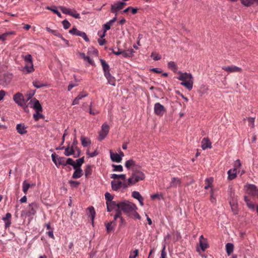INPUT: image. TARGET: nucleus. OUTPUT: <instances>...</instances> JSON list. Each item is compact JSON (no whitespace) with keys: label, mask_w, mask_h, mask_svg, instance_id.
I'll return each instance as SVG.
<instances>
[{"label":"nucleus","mask_w":258,"mask_h":258,"mask_svg":"<svg viewBox=\"0 0 258 258\" xmlns=\"http://www.w3.org/2000/svg\"><path fill=\"white\" fill-rule=\"evenodd\" d=\"M137 209L136 205L128 201H125L117 204L114 202V210L116 211V213L114 215V220L120 216L121 211H122L127 216L133 210Z\"/></svg>","instance_id":"obj_1"},{"label":"nucleus","mask_w":258,"mask_h":258,"mask_svg":"<svg viewBox=\"0 0 258 258\" xmlns=\"http://www.w3.org/2000/svg\"><path fill=\"white\" fill-rule=\"evenodd\" d=\"M178 74L179 76L177 77V79L182 81L180 84L188 90H191L194 84V78L192 75L190 73H182L181 71H179Z\"/></svg>","instance_id":"obj_2"},{"label":"nucleus","mask_w":258,"mask_h":258,"mask_svg":"<svg viewBox=\"0 0 258 258\" xmlns=\"http://www.w3.org/2000/svg\"><path fill=\"white\" fill-rule=\"evenodd\" d=\"M26 63L25 66L22 68V71L25 74H29L34 71L32 55L27 54L23 56Z\"/></svg>","instance_id":"obj_3"},{"label":"nucleus","mask_w":258,"mask_h":258,"mask_svg":"<svg viewBox=\"0 0 258 258\" xmlns=\"http://www.w3.org/2000/svg\"><path fill=\"white\" fill-rule=\"evenodd\" d=\"M145 174L140 170H135L133 171L132 175L128 179V185H133L140 180L145 179Z\"/></svg>","instance_id":"obj_4"},{"label":"nucleus","mask_w":258,"mask_h":258,"mask_svg":"<svg viewBox=\"0 0 258 258\" xmlns=\"http://www.w3.org/2000/svg\"><path fill=\"white\" fill-rule=\"evenodd\" d=\"M100 62L102 67L103 71L104 72V75L106 79L108 81V83L113 85V80L112 77L110 73V68L109 65L104 59H101Z\"/></svg>","instance_id":"obj_5"},{"label":"nucleus","mask_w":258,"mask_h":258,"mask_svg":"<svg viewBox=\"0 0 258 258\" xmlns=\"http://www.w3.org/2000/svg\"><path fill=\"white\" fill-rule=\"evenodd\" d=\"M117 42V45L118 43ZM135 52L133 48L128 49V50H125L123 49L120 48L117 46V51L114 50V54L115 55H122L123 57L130 58L134 56V53Z\"/></svg>","instance_id":"obj_6"},{"label":"nucleus","mask_w":258,"mask_h":258,"mask_svg":"<svg viewBox=\"0 0 258 258\" xmlns=\"http://www.w3.org/2000/svg\"><path fill=\"white\" fill-rule=\"evenodd\" d=\"M51 159L53 162L58 168L60 165L62 166H66V158L64 157H59L55 153L51 154Z\"/></svg>","instance_id":"obj_7"},{"label":"nucleus","mask_w":258,"mask_h":258,"mask_svg":"<svg viewBox=\"0 0 258 258\" xmlns=\"http://www.w3.org/2000/svg\"><path fill=\"white\" fill-rule=\"evenodd\" d=\"M30 108L35 109L36 112H42V107L39 100L36 98H32L28 103Z\"/></svg>","instance_id":"obj_8"},{"label":"nucleus","mask_w":258,"mask_h":258,"mask_svg":"<svg viewBox=\"0 0 258 258\" xmlns=\"http://www.w3.org/2000/svg\"><path fill=\"white\" fill-rule=\"evenodd\" d=\"M69 33L73 35L78 36L82 37L86 42H89V39L86 34L83 31L78 30L75 27L69 30Z\"/></svg>","instance_id":"obj_9"},{"label":"nucleus","mask_w":258,"mask_h":258,"mask_svg":"<svg viewBox=\"0 0 258 258\" xmlns=\"http://www.w3.org/2000/svg\"><path fill=\"white\" fill-rule=\"evenodd\" d=\"M154 111L156 115L161 117L166 112V109L163 105L157 102L154 104Z\"/></svg>","instance_id":"obj_10"},{"label":"nucleus","mask_w":258,"mask_h":258,"mask_svg":"<svg viewBox=\"0 0 258 258\" xmlns=\"http://www.w3.org/2000/svg\"><path fill=\"white\" fill-rule=\"evenodd\" d=\"M13 100L15 102L20 106H25V100L24 96L21 93H17L13 96Z\"/></svg>","instance_id":"obj_11"},{"label":"nucleus","mask_w":258,"mask_h":258,"mask_svg":"<svg viewBox=\"0 0 258 258\" xmlns=\"http://www.w3.org/2000/svg\"><path fill=\"white\" fill-rule=\"evenodd\" d=\"M105 198L106 200L107 211L111 212L113 210V196L107 192L105 194Z\"/></svg>","instance_id":"obj_12"},{"label":"nucleus","mask_w":258,"mask_h":258,"mask_svg":"<svg viewBox=\"0 0 258 258\" xmlns=\"http://www.w3.org/2000/svg\"><path fill=\"white\" fill-rule=\"evenodd\" d=\"M246 188V192L248 195H251L252 197L257 196V187L255 185L253 184H248L245 185Z\"/></svg>","instance_id":"obj_13"},{"label":"nucleus","mask_w":258,"mask_h":258,"mask_svg":"<svg viewBox=\"0 0 258 258\" xmlns=\"http://www.w3.org/2000/svg\"><path fill=\"white\" fill-rule=\"evenodd\" d=\"M108 132H109L108 125L106 123H104L101 126V131L99 132L98 140L99 141H102V140L104 139V138L106 137V136L108 134Z\"/></svg>","instance_id":"obj_14"},{"label":"nucleus","mask_w":258,"mask_h":258,"mask_svg":"<svg viewBox=\"0 0 258 258\" xmlns=\"http://www.w3.org/2000/svg\"><path fill=\"white\" fill-rule=\"evenodd\" d=\"M38 208V204L36 203L33 202L30 204L29 205V210L27 214L29 216H34L36 214Z\"/></svg>","instance_id":"obj_15"},{"label":"nucleus","mask_w":258,"mask_h":258,"mask_svg":"<svg viewBox=\"0 0 258 258\" xmlns=\"http://www.w3.org/2000/svg\"><path fill=\"white\" fill-rule=\"evenodd\" d=\"M222 69L228 73L241 72L242 71L241 68L235 66H225Z\"/></svg>","instance_id":"obj_16"},{"label":"nucleus","mask_w":258,"mask_h":258,"mask_svg":"<svg viewBox=\"0 0 258 258\" xmlns=\"http://www.w3.org/2000/svg\"><path fill=\"white\" fill-rule=\"evenodd\" d=\"M113 23V19L110 20L108 22L106 23L103 25V31H99L98 32V35L100 36V37L103 38L105 36V32L110 29V25Z\"/></svg>","instance_id":"obj_17"},{"label":"nucleus","mask_w":258,"mask_h":258,"mask_svg":"<svg viewBox=\"0 0 258 258\" xmlns=\"http://www.w3.org/2000/svg\"><path fill=\"white\" fill-rule=\"evenodd\" d=\"M202 148L203 150L212 148V143L208 138H204L202 141Z\"/></svg>","instance_id":"obj_18"},{"label":"nucleus","mask_w":258,"mask_h":258,"mask_svg":"<svg viewBox=\"0 0 258 258\" xmlns=\"http://www.w3.org/2000/svg\"><path fill=\"white\" fill-rule=\"evenodd\" d=\"M16 130L18 133L24 135L27 133L26 127L24 124L19 123L16 126Z\"/></svg>","instance_id":"obj_19"},{"label":"nucleus","mask_w":258,"mask_h":258,"mask_svg":"<svg viewBox=\"0 0 258 258\" xmlns=\"http://www.w3.org/2000/svg\"><path fill=\"white\" fill-rule=\"evenodd\" d=\"M73 174L72 178L74 179H78L80 178L83 175V172L81 168H76Z\"/></svg>","instance_id":"obj_20"},{"label":"nucleus","mask_w":258,"mask_h":258,"mask_svg":"<svg viewBox=\"0 0 258 258\" xmlns=\"http://www.w3.org/2000/svg\"><path fill=\"white\" fill-rule=\"evenodd\" d=\"M126 5V3L123 2H118L114 4V13L121 10Z\"/></svg>","instance_id":"obj_21"},{"label":"nucleus","mask_w":258,"mask_h":258,"mask_svg":"<svg viewBox=\"0 0 258 258\" xmlns=\"http://www.w3.org/2000/svg\"><path fill=\"white\" fill-rule=\"evenodd\" d=\"M12 215L10 213H7L5 216V217H3L2 218V220L5 222V227L8 228L11 224V218Z\"/></svg>","instance_id":"obj_22"},{"label":"nucleus","mask_w":258,"mask_h":258,"mask_svg":"<svg viewBox=\"0 0 258 258\" xmlns=\"http://www.w3.org/2000/svg\"><path fill=\"white\" fill-rule=\"evenodd\" d=\"M128 183H126L124 182H122L120 181H118L116 183L114 182V190H116L120 187L123 188V189L126 188L127 186H128Z\"/></svg>","instance_id":"obj_23"},{"label":"nucleus","mask_w":258,"mask_h":258,"mask_svg":"<svg viewBox=\"0 0 258 258\" xmlns=\"http://www.w3.org/2000/svg\"><path fill=\"white\" fill-rule=\"evenodd\" d=\"M228 179L232 180L237 176V170L236 169H230L228 171Z\"/></svg>","instance_id":"obj_24"},{"label":"nucleus","mask_w":258,"mask_h":258,"mask_svg":"<svg viewBox=\"0 0 258 258\" xmlns=\"http://www.w3.org/2000/svg\"><path fill=\"white\" fill-rule=\"evenodd\" d=\"M78 144V141L74 139L71 146V148H74L75 150H76V151H78V153L75 154L74 156L75 158H77L80 156L81 154V150L77 146V144Z\"/></svg>","instance_id":"obj_25"},{"label":"nucleus","mask_w":258,"mask_h":258,"mask_svg":"<svg viewBox=\"0 0 258 258\" xmlns=\"http://www.w3.org/2000/svg\"><path fill=\"white\" fill-rule=\"evenodd\" d=\"M241 3L245 7H250L254 4H258V0H240Z\"/></svg>","instance_id":"obj_26"},{"label":"nucleus","mask_w":258,"mask_h":258,"mask_svg":"<svg viewBox=\"0 0 258 258\" xmlns=\"http://www.w3.org/2000/svg\"><path fill=\"white\" fill-rule=\"evenodd\" d=\"M81 141L82 145L84 147H87L91 144V140L89 138L83 136L81 137Z\"/></svg>","instance_id":"obj_27"},{"label":"nucleus","mask_w":258,"mask_h":258,"mask_svg":"<svg viewBox=\"0 0 258 258\" xmlns=\"http://www.w3.org/2000/svg\"><path fill=\"white\" fill-rule=\"evenodd\" d=\"M87 210L88 211V214H89V216L91 217V220L93 223L94 218L96 215L95 209L93 207L90 206L87 208Z\"/></svg>","instance_id":"obj_28"},{"label":"nucleus","mask_w":258,"mask_h":258,"mask_svg":"<svg viewBox=\"0 0 258 258\" xmlns=\"http://www.w3.org/2000/svg\"><path fill=\"white\" fill-rule=\"evenodd\" d=\"M226 250L228 255H230L234 250V245L232 243H227L226 244Z\"/></svg>","instance_id":"obj_29"},{"label":"nucleus","mask_w":258,"mask_h":258,"mask_svg":"<svg viewBox=\"0 0 258 258\" xmlns=\"http://www.w3.org/2000/svg\"><path fill=\"white\" fill-rule=\"evenodd\" d=\"M181 183L180 180L176 177H173L170 182V185L168 188L174 187H176L177 184H180Z\"/></svg>","instance_id":"obj_30"},{"label":"nucleus","mask_w":258,"mask_h":258,"mask_svg":"<svg viewBox=\"0 0 258 258\" xmlns=\"http://www.w3.org/2000/svg\"><path fill=\"white\" fill-rule=\"evenodd\" d=\"M75 151L76 150H75L74 148H70L69 146H68L67 147H66L65 148V151H64V154L67 156H70L72 155H74V156L75 155Z\"/></svg>","instance_id":"obj_31"},{"label":"nucleus","mask_w":258,"mask_h":258,"mask_svg":"<svg viewBox=\"0 0 258 258\" xmlns=\"http://www.w3.org/2000/svg\"><path fill=\"white\" fill-rule=\"evenodd\" d=\"M229 203H230L232 212H233L235 214H237L238 204L236 203V201L235 200H230Z\"/></svg>","instance_id":"obj_32"},{"label":"nucleus","mask_w":258,"mask_h":258,"mask_svg":"<svg viewBox=\"0 0 258 258\" xmlns=\"http://www.w3.org/2000/svg\"><path fill=\"white\" fill-rule=\"evenodd\" d=\"M46 10H49L53 12L54 14H56L57 16L59 18H61V14L57 10L56 6H53V7L47 6L46 8Z\"/></svg>","instance_id":"obj_33"},{"label":"nucleus","mask_w":258,"mask_h":258,"mask_svg":"<svg viewBox=\"0 0 258 258\" xmlns=\"http://www.w3.org/2000/svg\"><path fill=\"white\" fill-rule=\"evenodd\" d=\"M127 216L134 219H137L139 220H140L141 218L139 213L136 212V210H133V211L131 212L130 214Z\"/></svg>","instance_id":"obj_34"},{"label":"nucleus","mask_w":258,"mask_h":258,"mask_svg":"<svg viewBox=\"0 0 258 258\" xmlns=\"http://www.w3.org/2000/svg\"><path fill=\"white\" fill-rule=\"evenodd\" d=\"M168 67L172 70L174 72H176L178 69L176 64L173 61H170L168 63Z\"/></svg>","instance_id":"obj_35"},{"label":"nucleus","mask_w":258,"mask_h":258,"mask_svg":"<svg viewBox=\"0 0 258 258\" xmlns=\"http://www.w3.org/2000/svg\"><path fill=\"white\" fill-rule=\"evenodd\" d=\"M32 83L34 87L37 89L41 88L46 86L45 84L41 83L37 80H34Z\"/></svg>","instance_id":"obj_36"},{"label":"nucleus","mask_w":258,"mask_h":258,"mask_svg":"<svg viewBox=\"0 0 258 258\" xmlns=\"http://www.w3.org/2000/svg\"><path fill=\"white\" fill-rule=\"evenodd\" d=\"M200 246L203 251H204L206 248L209 247V244L207 240H204L202 241H199Z\"/></svg>","instance_id":"obj_37"},{"label":"nucleus","mask_w":258,"mask_h":258,"mask_svg":"<svg viewBox=\"0 0 258 258\" xmlns=\"http://www.w3.org/2000/svg\"><path fill=\"white\" fill-rule=\"evenodd\" d=\"M14 34L15 32L12 31L6 32L2 35H0V40H2L3 41H4L6 40L8 36L10 35H13Z\"/></svg>","instance_id":"obj_38"},{"label":"nucleus","mask_w":258,"mask_h":258,"mask_svg":"<svg viewBox=\"0 0 258 258\" xmlns=\"http://www.w3.org/2000/svg\"><path fill=\"white\" fill-rule=\"evenodd\" d=\"M128 10H131V12L133 14H136L138 12V9L136 8H133L132 7H128L123 11L121 12V13H126L128 12Z\"/></svg>","instance_id":"obj_39"},{"label":"nucleus","mask_w":258,"mask_h":258,"mask_svg":"<svg viewBox=\"0 0 258 258\" xmlns=\"http://www.w3.org/2000/svg\"><path fill=\"white\" fill-rule=\"evenodd\" d=\"M92 167L90 165H87L85 169V175L86 177H88L92 174Z\"/></svg>","instance_id":"obj_40"},{"label":"nucleus","mask_w":258,"mask_h":258,"mask_svg":"<svg viewBox=\"0 0 258 258\" xmlns=\"http://www.w3.org/2000/svg\"><path fill=\"white\" fill-rule=\"evenodd\" d=\"M205 181H206L207 185H205V188L206 189H207L209 187H211L212 186V184L213 182V177L207 178L206 179Z\"/></svg>","instance_id":"obj_41"},{"label":"nucleus","mask_w":258,"mask_h":258,"mask_svg":"<svg viewBox=\"0 0 258 258\" xmlns=\"http://www.w3.org/2000/svg\"><path fill=\"white\" fill-rule=\"evenodd\" d=\"M135 165V161L133 159H130L125 163V166L126 168L130 169L131 167Z\"/></svg>","instance_id":"obj_42"},{"label":"nucleus","mask_w":258,"mask_h":258,"mask_svg":"<svg viewBox=\"0 0 258 258\" xmlns=\"http://www.w3.org/2000/svg\"><path fill=\"white\" fill-rule=\"evenodd\" d=\"M40 112H36L35 113L33 114V118L35 121H38L40 118H44V116L40 113Z\"/></svg>","instance_id":"obj_43"},{"label":"nucleus","mask_w":258,"mask_h":258,"mask_svg":"<svg viewBox=\"0 0 258 258\" xmlns=\"http://www.w3.org/2000/svg\"><path fill=\"white\" fill-rule=\"evenodd\" d=\"M60 10L61 12L66 15H69L71 16V14H72V9L66 8L64 7H61L60 8Z\"/></svg>","instance_id":"obj_44"},{"label":"nucleus","mask_w":258,"mask_h":258,"mask_svg":"<svg viewBox=\"0 0 258 258\" xmlns=\"http://www.w3.org/2000/svg\"><path fill=\"white\" fill-rule=\"evenodd\" d=\"M30 187V184L28 183H27L26 181H24L23 183V191L26 194L27 193L28 190Z\"/></svg>","instance_id":"obj_45"},{"label":"nucleus","mask_w":258,"mask_h":258,"mask_svg":"<svg viewBox=\"0 0 258 258\" xmlns=\"http://www.w3.org/2000/svg\"><path fill=\"white\" fill-rule=\"evenodd\" d=\"M46 30L57 37L60 36V33L57 30H52L50 29L49 27H46Z\"/></svg>","instance_id":"obj_46"},{"label":"nucleus","mask_w":258,"mask_h":258,"mask_svg":"<svg viewBox=\"0 0 258 258\" xmlns=\"http://www.w3.org/2000/svg\"><path fill=\"white\" fill-rule=\"evenodd\" d=\"M35 92H36V90H31L30 91L29 93H27L26 95V96L27 97L26 101H28L29 100H31L32 99L31 98H32V96L34 95Z\"/></svg>","instance_id":"obj_47"},{"label":"nucleus","mask_w":258,"mask_h":258,"mask_svg":"<svg viewBox=\"0 0 258 258\" xmlns=\"http://www.w3.org/2000/svg\"><path fill=\"white\" fill-rule=\"evenodd\" d=\"M69 183L70 184V185L72 187L76 188L79 185V184H80V182L78 181L69 180Z\"/></svg>","instance_id":"obj_48"},{"label":"nucleus","mask_w":258,"mask_h":258,"mask_svg":"<svg viewBox=\"0 0 258 258\" xmlns=\"http://www.w3.org/2000/svg\"><path fill=\"white\" fill-rule=\"evenodd\" d=\"M228 194L229 196L230 200H235L234 199L235 192L234 190L231 187L228 190Z\"/></svg>","instance_id":"obj_49"},{"label":"nucleus","mask_w":258,"mask_h":258,"mask_svg":"<svg viewBox=\"0 0 258 258\" xmlns=\"http://www.w3.org/2000/svg\"><path fill=\"white\" fill-rule=\"evenodd\" d=\"M132 197L134 198H135L136 199H137L138 200L139 199H141V198H142V196L141 195L140 192L139 191H134L132 192Z\"/></svg>","instance_id":"obj_50"},{"label":"nucleus","mask_w":258,"mask_h":258,"mask_svg":"<svg viewBox=\"0 0 258 258\" xmlns=\"http://www.w3.org/2000/svg\"><path fill=\"white\" fill-rule=\"evenodd\" d=\"M122 160V158L117 153H114V162L120 163Z\"/></svg>","instance_id":"obj_51"},{"label":"nucleus","mask_w":258,"mask_h":258,"mask_svg":"<svg viewBox=\"0 0 258 258\" xmlns=\"http://www.w3.org/2000/svg\"><path fill=\"white\" fill-rule=\"evenodd\" d=\"M62 24L64 29H68L71 26L70 23L67 20L62 21Z\"/></svg>","instance_id":"obj_52"},{"label":"nucleus","mask_w":258,"mask_h":258,"mask_svg":"<svg viewBox=\"0 0 258 258\" xmlns=\"http://www.w3.org/2000/svg\"><path fill=\"white\" fill-rule=\"evenodd\" d=\"M71 16L74 17L76 19L80 18V14L77 13L75 10H72V14H71Z\"/></svg>","instance_id":"obj_53"},{"label":"nucleus","mask_w":258,"mask_h":258,"mask_svg":"<svg viewBox=\"0 0 258 258\" xmlns=\"http://www.w3.org/2000/svg\"><path fill=\"white\" fill-rule=\"evenodd\" d=\"M118 178H120L122 180H124L126 178V176L125 174H119V175L116 174H114V179H118Z\"/></svg>","instance_id":"obj_54"},{"label":"nucleus","mask_w":258,"mask_h":258,"mask_svg":"<svg viewBox=\"0 0 258 258\" xmlns=\"http://www.w3.org/2000/svg\"><path fill=\"white\" fill-rule=\"evenodd\" d=\"M89 113H90V114H92V115H96V114H97L99 113L98 110H97L96 109L92 108V103H91V104L90 105Z\"/></svg>","instance_id":"obj_55"},{"label":"nucleus","mask_w":258,"mask_h":258,"mask_svg":"<svg viewBox=\"0 0 258 258\" xmlns=\"http://www.w3.org/2000/svg\"><path fill=\"white\" fill-rule=\"evenodd\" d=\"M139 253V250L136 249L134 250L133 252H131L130 255L129 256L130 258H136Z\"/></svg>","instance_id":"obj_56"},{"label":"nucleus","mask_w":258,"mask_h":258,"mask_svg":"<svg viewBox=\"0 0 258 258\" xmlns=\"http://www.w3.org/2000/svg\"><path fill=\"white\" fill-rule=\"evenodd\" d=\"M66 165L68 164L72 165L74 168V166H75V161L72 158H69L67 159H66Z\"/></svg>","instance_id":"obj_57"},{"label":"nucleus","mask_w":258,"mask_h":258,"mask_svg":"<svg viewBox=\"0 0 258 258\" xmlns=\"http://www.w3.org/2000/svg\"><path fill=\"white\" fill-rule=\"evenodd\" d=\"M66 165L68 164L72 165L74 168V166H75V161L72 158H69L67 159H66Z\"/></svg>","instance_id":"obj_58"},{"label":"nucleus","mask_w":258,"mask_h":258,"mask_svg":"<svg viewBox=\"0 0 258 258\" xmlns=\"http://www.w3.org/2000/svg\"><path fill=\"white\" fill-rule=\"evenodd\" d=\"M241 166V164L240 160L237 159L234 162L233 169H236V170H237L238 168H239Z\"/></svg>","instance_id":"obj_59"},{"label":"nucleus","mask_w":258,"mask_h":258,"mask_svg":"<svg viewBox=\"0 0 258 258\" xmlns=\"http://www.w3.org/2000/svg\"><path fill=\"white\" fill-rule=\"evenodd\" d=\"M151 198L153 200H155V199H157L160 200L161 199L163 198V197H162V194L159 195L158 194H156L151 195Z\"/></svg>","instance_id":"obj_60"},{"label":"nucleus","mask_w":258,"mask_h":258,"mask_svg":"<svg viewBox=\"0 0 258 258\" xmlns=\"http://www.w3.org/2000/svg\"><path fill=\"white\" fill-rule=\"evenodd\" d=\"M123 167L121 165H114V171H122Z\"/></svg>","instance_id":"obj_61"},{"label":"nucleus","mask_w":258,"mask_h":258,"mask_svg":"<svg viewBox=\"0 0 258 258\" xmlns=\"http://www.w3.org/2000/svg\"><path fill=\"white\" fill-rule=\"evenodd\" d=\"M112 221H110V223L106 224V228L107 232H110L113 229V227L111 226Z\"/></svg>","instance_id":"obj_62"},{"label":"nucleus","mask_w":258,"mask_h":258,"mask_svg":"<svg viewBox=\"0 0 258 258\" xmlns=\"http://www.w3.org/2000/svg\"><path fill=\"white\" fill-rule=\"evenodd\" d=\"M210 201L212 203H216V199L215 197H214V192L212 189L210 191Z\"/></svg>","instance_id":"obj_63"},{"label":"nucleus","mask_w":258,"mask_h":258,"mask_svg":"<svg viewBox=\"0 0 258 258\" xmlns=\"http://www.w3.org/2000/svg\"><path fill=\"white\" fill-rule=\"evenodd\" d=\"M246 205L249 209H251L253 211H254L255 208V205L251 201L249 203H247Z\"/></svg>","instance_id":"obj_64"}]
</instances>
